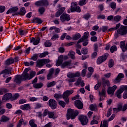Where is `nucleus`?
Masks as SVG:
<instances>
[{
	"instance_id": "4d7b16f0",
	"label": "nucleus",
	"mask_w": 127,
	"mask_h": 127,
	"mask_svg": "<svg viewBox=\"0 0 127 127\" xmlns=\"http://www.w3.org/2000/svg\"><path fill=\"white\" fill-rule=\"evenodd\" d=\"M81 53H82L84 55H86V54H88V49H82Z\"/></svg>"
},
{
	"instance_id": "cd10ccee",
	"label": "nucleus",
	"mask_w": 127,
	"mask_h": 127,
	"mask_svg": "<svg viewBox=\"0 0 127 127\" xmlns=\"http://www.w3.org/2000/svg\"><path fill=\"white\" fill-rule=\"evenodd\" d=\"M124 107H123L122 105H119L118 106V108H113V111H114V113H118V112H121V111H122L123 112V108Z\"/></svg>"
},
{
	"instance_id": "de8ad7c7",
	"label": "nucleus",
	"mask_w": 127,
	"mask_h": 127,
	"mask_svg": "<svg viewBox=\"0 0 127 127\" xmlns=\"http://www.w3.org/2000/svg\"><path fill=\"white\" fill-rule=\"evenodd\" d=\"M89 108L91 111H97V105L91 104L90 105Z\"/></svg>"
},
{
	"instance_id": "603ef678",
	"label": "nucleus",
	"mask_w": 127,
	"mask_h": 127,
	"mask_svg": "<svg viewBox=\"0 0 127 127\" xmlns=\"http://www.w3.org/2000/svg\"><path fill=\"white\" fill-rule=\"evenodd\" d=\"M110 7L112 9H116V7H117V4L115 2H112L110 4Z\"/></svg>"
},
{
	"instance_id": "e433bc0d",
	"label": "nucleus",
	"mask_w": 127,
	"mask_h": 127,
	"mask_svg": "<svg viewBox=\"0 0 127 127\" xmlns=\"http://www.w3.org/2000/svg\"><path fill=\"white\" fill-rule=\"evenodd\" d=\"M90 34H89V32H85L84 33L83 36L81 38L83 41H85V40H87L88 39V37H89V35Z\"/></svg>"
},
{
	"instance_id": "6e6d98bb",
	"label": "nucleus",
	"mask_w": 127,
	"mask_h": 127,
	"mask_svg": "<svg viewBox=\"0 0 127 127\" xmlns=\"http://www.w3.org/2000/svg\"><path fill=\"white\" fill-rule=\"evenodd\" d=\"M102 85V82H98L97 84H96V85L94 87V89L95 90H98V89H99V88H100V87H101Z\"/></svg>"
},
{
	"instance_id": "c03bdc74",
	"label": "nucleus",
	"mask_w": 127,
	"mask_h": 127,
	"mask_svg": "<svg viewBox=\"0 0 127 127\" xmlns=\"http://www.w3.org/2000/svg\"><path fill=\"white\" fill-rule=\"evenodd\" d=\"M117 50H118V48L116 45L112 46L110 48V52H111V53H114V52L117 51Z\"/></svg>"
},
{
	"instance_id": "49530a36",
	"label": "nucleus",
	"mask_w": 127,
	"mask_h": 127,
	"mask_svg": "<svg viewBox=\"0 0 127 127\" xmlns=\"http://www.w3.org/2000/svg\"><path fill=\"white\" fill-rule=\"evenodd\" d=\"M48 54H49L48 52H44V53L40 54L39 57L40 58H43L47 56Z\"/></svg>"
},
{
	"instance_id": "f257e3e1",
	"label": "nucleus",
	"mask_w": 127,
	"mask_h": 127,
	"mask_svg": "<svg viewBox=\"0 0 127 127\" xmlns=\"http://www.w3.org/2000/svg\"><path fill=\"white\" fill-rule=\"evenodd\" d=\"M102 86L103 88L101 92L99 91V96H100L99 102H101L106 98V87H110L111 86L110 81L108 79L102 78Z\"/></svg>"
},
{
	"instance_id": "680f3d73",
	"label": "nucleus",
	"mask_w": 127,
	"mask_h": 127,
	"mask_svg": "<svg viewBox=\"0 0 127 127\" xmlns=\"http://www.w3.org/2000/svg\"><path fill=\"white\" fill-rule=\"evenodd\" d=\"M97 55H98V53H97V52H93L91 55L92 59H95V58H96Z\"/></svg>"
},
{
	"instance_id": "c756f323",
	"label": "nucleus",
	"mask_w": 127,
	"mask_h": 127,
	"mask_svg": "<svg viewBox=\"0 0 127 127\" xmlns=\"http://www.w3.org/2000/svg\"><path fill=\"white\" fill-rule=\"evenodd\" d=\"M63 62V59L61 58V56H60L59 57V59L57 62L56 66H57V67H58V66H60L61 64H62Z\"/></svg>"
},
{
	"instance_id": "4468645a",
	"label": "nucleus",
	"mask_w": 127,
	"mask_h": 127,
	"mask_svg": "<svg viewBox=\"0 0 127 127\" xmlns=\"http://www.w3.org/2000/svg\"><path fill=\"white\" fill-rule=\"evenodd\" d=\"M9 100H11V93H6L2 96V102H6L7 101H8Z\"/></svg>"
},
{
	"instance_id": "5fc2aeb1",
	"label": "nucleus",
	"mask_w": 127,
	"mask_h": 127,
	"mask_svg": "<svg viewBox=\"0 0 127 127\" xmlns=\"http://www.w3.org/2000/svg\"><path fill=\"white\" fill-rule=\"evenodd\" d=\"M81 81H82V77H79L76 81L74 84L75 86H79L80 84H81Z\"/></svg>"
},
{
	"instance_id": "423d86ee",
	"label": "nucleus",
	"mask_w": 127,
	"mask_h": 127,
	"mask_svg": "<svg viewBox=\"0 0 127 127\" xmlns=\"http://www.w3.org/2000/svg\"><path fill=\"white\" fill-rule=\"evenodd\" d=\"M71 19V16L70 15L64 13L61 16H60V20L62 22H65V21H69Z\"/></svg>"
},
{
	"instance_id": "0e129e2a",
	"label": "nucleus",
	"mask_w": 127,
	"mask_h": 127,
	"mask_svg": "<svg viewBox=\"0 0 127 127\" xmlns=\"http://www.w3.org/2000/svg\"><path fill=\"white\" fill-rule=\"evenodd\" d=\"M113 111V109L112 108H110L107 112V118H109L111 115H112V111Z\"/></svg>"
},
{
	"instance_id": "a18cd8bd",
	"label": "nucleus",
	"mask_w": 127,
	"mask_h": 127,
	"mask_svg": "<svg viewBox=\"0 0 127 127\" xmlns=\"http://www.w3.org/2000/svg\"><path fill=\"white\" fill-rule=\"evenodd\" d=\"M38 11L40 14H43L45 12V8H44V7H40L38 9Z\"/></svg>"
},
{
	"instance_id": "a878e982",
	"label": "nucleus",
	"mask_w": 127,
	"mask_h": 127,
	"mask_svg": "<svg viewBox=\"0 0 127 127\" xmlns=\"http://www.w3.org/2000/svg\"><path fill=\"white\" fill-rule=\"evenodd\" d=\"M33 86L35 89H40L43 87V84L42 82L35 83L33 84Z\"/></svg>"
},
{
	"instance_id": "9d476101",
	"label": "nucleus",
	"mask_w": 127,
	"mask_h": 127,
	"mask_svg": "<svg viewBox=\"0 0 127 127\" xmlns=\"http://www.w3.org/2000/svg\"><path fill=\"white\" fill-rule=\"evenodd\" d=\"M78 120L80 121L82 126H86L88 124V118L83 115L80 116Z\"/></svg>"
},
{
	"instance_id": "13d9d810",
	"label": "nucleus",
	"mask_w": 127,
	"mask_h": 127,
	"mask_svg": "<svg viewBox=\"0 0 127 127\" xmlns=\"http://www.w3.org/2000/svg\"><path fill=\"white\" fill-rule=\"evenodd\" d=\"M48 116L50 119H53V117H54V112H49L48 113Z\"/></svg>"
},
{
	"instance_id": "4be33fe9",
	"label": "nucleus",
	"mask_w": 127,
	"mask_h": 127,
	"mask_svg": "<svg viewBox=\"0 0 127 127\" xmlns=\"http://www.w3.org/2000/svg\"><path fill=\"white\" fill-rule=\"evenodd\" d=\"M25 13H26V10H25V7H22L20 9V11L17 12V14H15L16 15H25Z\"/></svg>"
},
{
	"instance_id": "e2e57ef3",
	"label": "nucleus",
	"mask_w": 127,
	"mask_h": 127,
	"mask_svg": "<svg viewBox=\"0 0 127 127\" xmlns=\"http://www.w3.org/2000/svg\"><path fill=\"white\" fill-rule=\"evenodd\" d=\"M49 113V111H48V110L45 109L43 113V117H46L47 115H48V113Z\"/></svg>"
},
{
	"instance_id": "f8f14e48",
	"label": "nucleus",
	"mask_w": 127,
	"mask_h": 127,
	"mask_svg": "<svg viewBox=\"0 0 127 127\" xmlns=\"http://www.w3.org/2000/svg\"><path fill=\"white\" fill-rule=\"evenodd\" d=\"M123 78H125V74L123 73H120L113 80V82L118 84L122 81V79H123Z\"/></svg>"
},
{
	"instance_id": "bb28decb",
	"label": "nucleus",
	"mask_w": 127,
	"mask_h": 127,
	"mask_svg": "<svg viewBox=\"0 0 127 127\" xmlns=\"http://www.w3.org/2000/svg\"><path fill=\"white\" fill-rule=\"evenodd\" d=\"M9 121V118L3 115L1 116V119L0 120V122H1L2 123H6V122H8Z\"/></svg>"
},
{
	"instance_id": "69168bd1",
	"label": "nucleus",
	"mask_w": 127,
	"mask_h": 127,
	"mask_svg": "<svg viewBox=\"0 0 127 127\" xmlns=\"http://www.w3.org/2000/svg\"><path fill=\"white\" fill-rule=\"evenodd\" d=\"M25 103H26V100L24 99H20V100H19V104H20V105H22V104H25Z\"/></svg>"
},
{
	"instance_id": "c9c22d12",
	"label": "nucleus",
	"mask_w": 127,
	"mask_h": 127,
	"mask_svg": "<svg viewBox=\"0 0 127 127\" xmlns=\"http://www.w3.org/2000/svg\"><path fill=\"white\" fill-rule=\"evenodd\" d=\"M55 85H56V81H53L51 82L48 83L47 87V88H51V87H54Z\"/></svg>"
},
{
	"instance_id": "ddd939ff",
	"label": "nucleus",
	"mask_w": 127,
	"mask_h": 127,
	"mask_svg": "<svg viewBox=\"0 0 127 127\" xmlns=\"http://www.w3.org/2000/svg\"><path fill=\"white\" fill-rule=\"evenodd\" d=\"M75 106L79 110H82L83 109L84 105L83 103L80 100H77L74 102Z\"/></svg>"
},
{
	"instance_id": "a19ab883",
	"label": "nucleus",
	"mask_w": 127,
	"mask_h": 127,
	"mask_svg": "<svg viewBox=\"0 0 127 127\" xmlns=\"http://www.w3.org/2000/svg\"><path fill=\"white\" fill-rule=\"evenodd\" d=\"M109 27L107 26H103L100 28V31H103V32H106V31H108Z\"/></svg>"
},
{
	"instance_id": "b1692460",
	"label": "nucleus",
	"mask_w": 127,
	"mask_h": 127,
	"mask_svg": "<svg viewBox=\"0 0 127 127\" xmlns=\"http://www.w3.org/2000/svg\"><path fill=\"white\" fill-rule=\"evenodd\" d=\"M120 47L123 52H126V41H121L120 42Z\"/></svg>"
},
{
	"instance_id": "a211bd4d",
	"label": "nucleus",
	"mask_w": 127,
	"mask_h": 127,
	"mask_svg": "<svg viewBox=\"0 0 127 127\" xmlns=\"http://www.w3.org/2000/svg\"><path fill=\"white\" fill-rule=\"evenodd\" d=\"M20 76L22 81H26V80H30V79H29V73H28L23 72V73Z\"/></svg>"
},
{
	"instance_id": "58836bf2",
	"label": "nucleus",
	"mask_w": 127,
	"mask_h": 127,
	"mask_svg": "<svg viewBox=\"0 0 127 127\" xmlns=\"http://www.w3.org/2000/svg\"><path fill=\"white\" fill-rule=\"evenodd\" d=\"M87 2H88V0H80L78 4L81 6H83V5H85Z\"/></svg>"
},
{
	"instance_id": "5701e85b",
	"label": "nucleus",
	"mask_w": 127,
	"mask_h": 127,
	"mask_svg": "<svg viewBox=\"0 0 127 127\" xmlns=\"http://www.w3.org/2000/svg\"><path fill=\"white\" fill-rule=\"evenodd\" d=\"M40 41V39L39 38H38L37 39H35L34 38H32V39L30 40V42L31 43H33V44L34 45H37V44H39V42Z\"/></svg>"
},
{
	"instance_id": "dca6fc26",
	"label": "nucleus",
	"mask_w": 127,
	"mask_h": 127,
	"mask_svg": "<svg viewBox=\"0 0 127 127\" xmlns=\"http://www.w3.org/2000/svg\"><path fill=\"white\" fill-rule=\"evenodd\" d=\"M81 74L79 72H76L75 73H68L67 74V78H76V77H80Z\"/></svg>"
},
{
	"instance_id": "7ed1b4c3",
	"label": "nucleus",
	"mask_w": 127,
	"mask_h": 127,
	"mask_svg": "<svg viewBox=\"0 0 127 127\" xmlns=\"http://www.w3.org/2000/svg\"><path fill=\"white\" fill-rule=\"evenodd\" d=\"M66 119L67 120H74L77 116L79 115V112L77 110H74L71 108L68 109L67 111Z\"/></svg>"
},
{
	"instance_id": "7c9ffc66",
	"label": "nucleus",
	"mask_w": 127,
	"mask_h": 127,
	"mask_svg": "<svg viewBox=\"0 0 127 127\" xmlns=\"http://www.w3.org/2000/svg\"><path fill=\"white\" fill-rule=\"evenodd\" d=\"M81 36L80 33L75 34L72 36V39L74 41L78 40V39L81 38Z\"/></svg>"
},
{
	"instance_id": "20e7f679",
	"label": "nucleus",
	"mask_w": 127,
	"mask_h": 127,
	"mask_svg": "<svg viewBox=\"0 0 127 127\" xmlns=\"http://www.w3.org/2000/svg\"><path fill=\"white\" fill-rule=\"evenodd\" d=\"M108 56L109 54L105 53L102 56L98 57V58L97 60V64H102L103 62H105V61L107 60V59L108 58Z\"/></svg>"
},
{
	"instance_id": "338daca9",
	"label": "nucleus",
	"mask_w": 127,
	"mask_h": 127,
	"mask_svg": "<svg viewBox=\"0 0 127 127\" xmlns=\"http://www.w3.org/2000/svg\"><path fill=\"white\" fill-rule=\"evenodd\" d=\"M42 107H43L42 104L37 103L36 104L35 109H40V108H42Z\"/></svg>"
},
{
	"instance_id": "f3484780",
	"label": "nucleus",
	"mask_w": 127,
	"mask_h": 127,
	"mask_svg": "<svg viewBox=\"0 0 127 127\" xmlns=\"http://www.w3.org/2000/svg\"><path fill=\"white\" fill-rule=\"evenodd\" d=\"M65 7H62L60 8L58 11L56 13L55 16L56 17H59L63 12H64V11L65 9Z\"/></svg>"
},
{
	"instance_id": "ea45409f",
	"label": "nucleus",
	"mask_w": 127,
	"mask_h": 127,
	"mask_svg": "<svg viewBox=\"0 0 127 127\" xmlns=\"http://www.w3.org/2000/svg\"><path fill=\"white\" fill-rule=\"evenodd\" d=\"M114 65H115V62L114 61V60L111 59L110 60H109L108 63V66L109 68H112V67H114Z\"/></svg>"
},
{
	"instance_id": "2f4dec72",
	"label": "nucleus",
	"mask_w": 127,
	"mask_h": 127,
	"mask_svg": "<svg viewBox=\"0 0 127 127\" xmlns=\"http://www.w3.org/2000/svg\"><path fill=\"white\" fill-rule=\"evenodd\" d=\"M119 32H127V26L121 25L120 28Z\"/></svg>"
},
{
	"instance_id": "f704fd0d",
	"label": "nucleus",
	"mask_w": 127,
	"mask_h": 127,
	"mask_svg": "<svg viewBox=\"0 0 127 127\" xmlns=\"http://www.w3.org/2000/svg\"><path fill=\"white\" fill-rule=\"evenodd\" d=\"M42 22H43V21H42V20H41V19L38 18H35L33 19V23H39L40 24H41V23Z\"/></svg>"
},
{
	"instance_id": "0eeeda50",
	"label": "nucleus",
	"mask_w": 127,
	"mask_h": 127,
	"mask_svg": "<svg viewBox=\"0 0 127 127\" xmlns=\"http://www.w3.org/2000/svg\"><path fill=\"white\" fill-rule=\"evenodd\" d=\"M49 3L47 0H40L37 1L35 3V5L36 6H43L44 5H49Z\"/></svg>"
},
{
	"instance_id": "2eb2a0df",
	"label": "nucleus",
	"mask_w": 127,
	"mask_h": 127,
	"mask_svg": "<svg viewBox=\"0 0 127 127\" xmlns=\"http://www.w3.org/2000/svg\"><path fill=\"white\" fill-rule=\"evenodd\" d=\"M116 90H117V85H114L113 87H109L107 90V93L108 95H113Z\"/></svg>"
},
{
	"instance_id": "052dcab7",
	"label": "nucleus",
	"mask_w": 127,
	"mask_h": 127,
	"mask_svg": "<svg viewBox=\"0 0 127 127\" xmlns=\"http://www.w3.org/2000/svg\"><path fill=\"white\" fill-rule=\"evenodd\" d=\"M44 65H45V64H47V63H49L50 62V60L48 59H42Z\"/></svg>"
},
{
	"instance_id": "412c9836",
	"label": "nucleus",
	"mask_w": 127,
	"mask_h": 127,
	"mask_svg": "<svg viewBox=\"0 0 127 127\" xmlns=\"http://www.w3.org/2000/svg\"><path fill=\"white\" fill-rule=\"evenodd\" d=\"M31 108V107L29 104H24L20 106V109L23 110V111H28V110H30Z\"/></svg>"
},
{
	"instance_id": "72a5a7b5",
	"label": "nucleus",
	"mask_w": 127,
	"mask_h": 127,
	"mask_svg": "<svg viewBox=\"0 0 127 127\" xmlns=\"http://www.w3.org/2000/svg\"><path fill=\"white\" fill-rule=\"evenodd\" d=\"M29 124L31 127H37V125L35 124V121L34 119L31 120Z\"/></svg>"
},
{
	"instance_id": "473e14b6",
	"label": "nucleus",
	"mask_w": 127,
	"mask_h": 127,
	"mask_svg": "<svg viewBox=\"0 0 127 127\" xmlns=\"http://www.w3.org/2000/svg\"><path fill=\"white\" fill-rule=\"evenodd\" d=\"M70 65H71V61H69L64 62L61 65V67H62V68H65V67H66V66H70Z\"/></svg>"
},
{
	"instance_id": "79ce46f5",
	"label": "nucleus",
	"mask_w": 127,
	"mask_h": 127,
	"mask_svg": "<svg viewBox=\"0 0 127 127\" xmlns=\"http://www.w3.org/2000/svg\"><path fill=\"white\" fill-rule=\"evenodd\" d=\"M18 98H19V94L16 93L13 96L12 94H11V101H14L18 99Z\"/></svg>"
},
{
	"instance_id": "1a4fd4ad",
	"label": "nucleus",
	"mask_w": 127,
	"mask_h": 127,
	"mask_svg": "<svg viewBox=\"0 0 127 127\" xmlns=\"http://www.w3.org/2000/svg\"><path fill=\"white\" fill-rule=\"evenodd\" d=\"M49 106L52 110H55L57 108V102L53 99L49 100Z\"/></svg>"
},
{
	"instance_id": "37998d69",
	"label": "nucleus",
	"mask_w": 127,
	"mask_h": 127,
	"mask_svg": "<svg viewBox=\"0 0 127 127\" xmlns=\"http://www.w3.org/2000/svg\"><path fill=\"white\" fill-rule=\"evenodd\" d=\"M45 47H50L52 45V43L50 40H47L44 43Z\"/></svg>"
},
{
	"instance_id": "774afa93",
	"label": "nucleus",
	"mask_w": 127,
	"mask_h": 127,
	"mask_svg": "<svg viewBox=\"0 0 127 127\" xmlns=\"http://www.w3.org/2000/svg\"><path fill=\"white\" fill-rule=\"evenodd\" d=\"M102 127H108V121L106 120L103 121Z\"/></svg>"
},
{
	"instance_id": "9b49d317",
	"label": "nucleus",
	"mask_w": 127,
	"mask_h": 127,
	"mask_svg": "<svg viewBox=\"0 0 127 127\" xmlns=\"http://www.w3.org/2000/svg\"><path fill=\"white\" fill-rule=\"evenodd\" d=\"M18 10V7L17 6L13 7L10 9H9L7 12L6 14H9V13H12V15H15L17 13L16 11Z\"/></svg>"
},
{
	"instance_id": "864d4df0",
	"label": "nucleus",
	"mask_w": 127,
	"mask_h": 127,
	"mask_svg": "<svg viewBox=\"0 0 127 127\" xmlns=\"http://www.w3.org/2000/svg\"><path fill=\"white\" fill-rule=\"evenodd\" d=\"M36 74V72L35 71H31L29 74L30 78L29 79H30V80H31V79H32V78H33V77H34Z\"/></svg>"
},
{
	"instance_id": "c85d7f7f",
	"label": "nucleus",
	"mask_w": 127,
	"mask_h": 127,
	"mask_svg": "<svg viewBox=\"0 0 127 127\" xmlns=\"http://www.w3.org/2000/svg\"><path fill=\"white\" fill-rule=\"evenodd\" d=\"M43 66H44V63L42 60H40L37 62L36 66L38 68H41V67H43Z\"/></svg>"
},
{
	"instance_id": "8fccbe9b",
	"label": "nucleus",
	"mask_w": 127,
	"mask_h": 127,
	"mask_svg": "<svg viewBox=\"0 0 127 127\" xmlns=\"http://www.w3.org/2000/svg\"><path fill=\"white\" fill-rule=\"evenodd\" d=\"M37 58H38V54H35L31 57V60H33V61H36L37 60Z\"/></svg>"
},
{
	"instance_id": "4c0bfd02",
	"label": "nucleus",
	"mask_w": 127,
	"mask_h": 127,
	"mask_svg": "<svg viewBox=\"0 0 127 127\" xmlns=\"http://www.w3.org/2000/svg\"><path fill=\"white\" fill-rule=\"evenodd\" d=\"M114 21H116L117 22H119V21H121V20H122V16L117 15L114 16Z\"/></svg>"
},
{
	"instance_id": "6e6552de",
	"label": "nucleus",
	"mask_w": 127,
	"mask_h": 127,
	"mask_svg": "<svg viewBox=\"0 0 127 127\" xmlns=\"http://www.w3.org/2000/svg\"><path fill=\"white\" fill-rule=\"evenodd\" d=\"M124 91H127V85L121 87L120 89L117 91L116 95L118 99L122 98L121 94H122Z\"/></svg>"
},
{
	"instance_id": "f03ea898",
	"label": "nucleus",
	"mask_w": 127,
	"mask_h": 127,
	"mask_svg": "<svg viewBox=\"0 0 127 127\" xmlns=\"http://www.w3.org/2000/svg\"><path fill=\"white\" fill-rule=\"evenodd\" d=\"M73 93L74 90H67L64 92L63 95L56 93L54 94V97L57 100H59L60 98H63L66 104H69V96Z\"/></svg>"
},
{
	"instance_id": "09e8293b",
	"label": "nucleus",
	"mask_w": 127,
	"mask_h": 127,
	"mask_svg": "<svg viewBox=\"0 0 127 127\" xmlns=\"http://www.w3.org/2000/svg\"><path fill=\"white\" fill-rule=\"evenodd\" d=\"M59 105L61 106L62 108H65V106H66V103L64 101L61 100L59 102Z\"/></svg>"
},
{
	"instance_id": "bf43d9fd",
	"label": "nucleus",
	"mask_w": 127,
	"mask_h": 127,
	"mask_svg": "<svg viewBox=\"0 0 127 127\" xmlns=\"http://www.w3.org/2000/svg\"><path fill=\"white\" fill-rule=\"evenodd\" d=\"M60 71L61 70L60 68H57V69H56L55 71V76H56V77H57V75L59 74V73L60 72Z\"/></svg>"
},
{
	"instance_id": "39448f33",
	"label": "nucleus",
	"mask_w": 127,
	"mask_h": 127,
	"mask_svg": "<svg viewBox=\"0 0 127 127\" xmlns=\"http://www.w3.org/2000/svg\"><path fill=\"white\" fill-rule=\"evenodd\" d=\"M77 2L72 3L71 4V12H74V11H76V12H81V8L80 6H77Z\"/></svg>"
},
{
	"instance_id": "6ab92c4d",
	"label": "nucleus",
	"mask_w": 127,
	"mask_h": 127,
	"mask_svg": "<svg viewBox=\"0 0 127 127\" xmlns=\"http://www.w3.org/2000/svg\"><path fill=\"white\" fill-rule=\"evenodd\" d=\"M21 76L20 75H16L15 76V78L14 79V82L16 83L17 85H19L21 84Z\"/></svg>"
},
{
	"instance_id": "3c124183",
	"label": "nucleus",
	"mask_w": 127,
	"mask_h": 127,
	"mask_svg": "<svg viewBox=\"0 0 127 127\" xmlns=\"http://www.w3.org/2000/svg\"><path fill=\"white\" fill-rule=\"evenodd\" d=\"M68 56H70L71 59H75V53L74 52H70L68 54Z\"/></svg>"
},
{
	"instance_id": "393cba45",
	"label": "nucleus",
	"mask_w": 127,
	"mask_h": 127,
	"mask_svg": "<svg viewBox=\"0 0 127 127\" xmlns=\"http://www.w3.org/2000/svg\"><path fill=\"white\" fill-rule=\"evenodd\" d=\"M13 63H14V59L12 58H10L5 62V65H11V64H13Z\"/></svg>"
},
{
	"instance_id": "aec40b11",
	"label": "nucleus",
	"mask_w": 127,
	"mask_h": 127,
	"mask_svg": "<svg viewBox=\"0 0 127 127\" xmlns=\"http://www.w3.org/2000/svg\"><path fill=\"white\" fill-rule=\"evenodd\" d=\"M53 73H54V68H50L49 73L47 75V80H51L53 78Z\"/></svg>"
}]
</instances>
